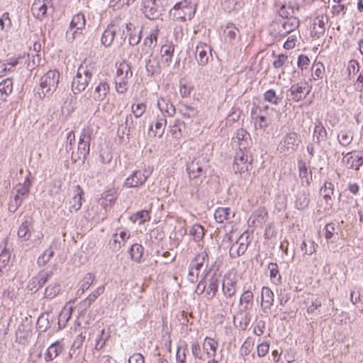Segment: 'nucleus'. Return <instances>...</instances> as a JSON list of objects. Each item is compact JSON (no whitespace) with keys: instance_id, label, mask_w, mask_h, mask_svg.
I'll list each match as a JSON object with an SVG mask.
<instances>
[{"instance_id":"obj_1","label":"nucleus","mask_w":363,"mask_h":363,"mask_svg":"<svg viewBox=\"0 0 363 363\" xmlns=\"http://www.w3.org/2000/svg\"><path fill=\"white\" fill-rule=\"evenodd\" d=\"M17 236L21 242H27L32 247H38L44 238L43 232L34 228V220L31 216L26 215L23 218Z\"/></svg>"},{"instance_id":"obj_2","label":"nucleus","mask_w":363,"mask_h":363,"mask_svg":"<svg viewBox=\"0 0 363 363\" xmlns=\"http://www.w3.org/2000/svg\"><path fill=\"white\" fill-rule=\"evenodd\" d=\"M92 72L87 66L81 65L76 76L74 77L72 82V91L74 94H80L87 87L91 79L92 78Z\"/></svg>"},{"instance_id":"obj_3","label":"nucleus","mask_w":363,"mask_h":363,"mask_svg":"<svg viewBox=\"0 0 363 363\" xmlns=\"http://www.w3.org/2000/svg\"><path fill=\"white\" fill-rule=\"evenodd\" d=\"M59 78L60 73L56 70H50L40 78V86L43 96L51 95L56 90Z\"/></svg>"},{"instance_id":"obj_4","label":"nucleus","mask_w":363,"mask_h":363,"mask_svg":"<svg viewBox=\"0 0 363 363\" xmlns=\"http://www.w3.org/2000/svg\"><path fill=\"white\" fill-rule=\"evenodd\" d=\"M109 90V84L106 82L101 81L94 89H91L89 92V98H86V95H84L81 98L80 102L93 104V101L96 102L102 101L107 96Z\"/></svg>"},{"instance_id":"obj_5","label":"nucleus","mask_w":363,"mask_h":363,"mask_svg":"<svg viewBox=\"0 0 363 363\" xmlns=\"http://www.w3.org/2000/svg\"><path fill=\"white\" fill-rule=\"evenodd\" d=\"M252 158L249 155L247 149L236 152L233 164V169L235 173L247 172L252 168Z\"/></svg>"},{"instance_id":"obj_6","label":"nucleus","mask_w":363,"mask_h":363,"mask_svg":"<svg viewBox=\"0 0 363 363\" xmlns=\"http://www.w3.org/2000/svg\"><path fill=\"white\" fill-rule=\"evenodd\" d=\"M92 132L89 129H83L79 137V140L77 147V158H74L72 156V159L77 162L78 160H82V162H84L89 154L90 151V142L91 140Z\"/></svg>"},{"instance_id":"obj_7","label":"nucleus","mask_w":363,"mask_h":363,"mask_svg":"<svg viewBox=\"0 0 363 363\" xmlns=\"http://www.w3.org/2000/svg\"><path fill=\"white\" fill-rule=\"evenodd\" d=\"M311 89V87L308 86L306 82L294 84L286 91L288 100L298 102L308 95Z\"/></svg>"},{"instance_id":"obj_8","label":"nucleus","mask_w":363,"mask_h":363,"mask_svg":"<svg viewBox=\"0 0 363 363\" xmlns=\"http://www.w3.org/2000/svg\"><path fill=\"white\" fill-rule=\"evenodd\" d=\"M162 4L160 0H143L141 10L146 18L157 19L162 13Z\"/></svg>"},{"instance_id":"obj_9","label":"nucleus","mask_w":363,"mask_h":363,"mask_svg":"<svg viewBox=\"0 0 363 363\" xmlns=\"http://www.w3.org/2000/svg\"><path fill=\"white\" fill-rule=\"evenodd\" d=\"M300 142L301 139L296 133H289L281 140L279 150L281 152L286 151L293 152L296 150Z\"/></svg>"},{"instance_id":"obj_10","label":"nucleus","mask_w":363,"mask_h":363,"mask_svg":"<svg viewBox=\"0 0 363 363\" xmlns=\"http://www.w3.org/2000/svg\"><path fill=\"white\" fill-rule=\"evenodd\" d=\"M232 145L238 150H243L247 149L252 142L251 136L245 129L240 128L237 130L235 136L232 138Z\"/></svg>"},{"instance_id":"obj_11","label":"nucleus","mask_w":363,"mask_h":363,"mask_svg":"<svg viewBox=\"0 0 363 363\" xmlns=\"http://www.w3.org/2000/svg\"><path fill=\"white\" fill-rule=\"evenodd\" d=\"M52 274V271H41L28 282V289L33 293L38 291Z\"/></svg>"},{"instance_id":"obj_12","label":"nucleus","mask_w":363,"mask_h":363,"mask_svg":"<svg viewBox=\"0 0 363 363\" xmlns=\"http://www.w3.org/2000/svg\"><path fill=\"white\" fill-rule=\"evenodd\" d=\"M237 278L233 274H225L223 279L222 291L226 298H232L237 291Z\"/></svg>"},{"instance_id":"obj_13","label":"nucleus","mask_w":363,"mask_h":363,"mask_svg":"<svg viewBox=\"0 0 363 363\" xmlns=\"http://www.w3.org/2000/svg\"><path fill=\"white\" fill-rule=\"evenodd\" d=\"M299 19L297 17L291 16L286 21L281 23V29H279L277 34L279 35H285L294 31L296 28H297L299 26ZM279 25L280 23H279L278 22H274L272 26H279Z\"/></svg>"},{"instance_id":"obj_14","label":"nucleus","mask_w":363,"mask_h":363,"mask_svg":"<svg viewBox=\"0 0 363 363\" xmlns=\"http://www.w3.org/2000/svg\"><path fill=\"white\" fill-rule=\"evenodd\" d=\"M145 171L136 170L130 177H128L125 182L124 186L127 188L138 187L143 185L147 179Z\"/></svg>"},{"instance_id":"obj_15","label":"nucleus","mask_w":363,"mask_h":363,"mask_svg":"<svg viewBox=\"0 0 363 363\" xmlns=\"http://www.w3.org/2000/svg\"><path fill=\"white\" fill-rule=\"evenodd\" d=\"M274 301L273 291L268 286H263L261 291V307L264 313H269Z\"/></svg>"},{"instance_id":"obj_16","label":"nucleus","mask_w":363,"mask_h":363,"mask_svg":"<svg viewBox=\"0 0 363 363\" xmlns=\"http://www.w3.org/2000/svg\"><path fill=\"white\" fill-rule=\"evenodd\" d=\"M211 56L210 47L203 43H200L196 48L195 57L199 65H207L209 57Z\"/></svg>"},{"instance_id":"obj_17","label":"nucleus","mask_w":363,"mask_h":363,"mask_svg":"<svg viewBox=\"0 0 363 363\" xmlns=\"http://www.w3.org/2000/svg\"><path fill=\"white\" fill-rule=\"evenodd\" d=\"M86 25V19L82 13H79L77 14H75L70 22L69 24V29L71 30H73L72 33V37L71 38L72 40L77 38L78 35L80 34L79 30H82L85 28Z\"/></svg>"},{"instance_id":"obj_18","label":"nucleus","mask_w":363,"mask_h":363,"mask_svg":"<svg viewBox=\"0 0 363 363\" xmlns=\"http://www.w3.org/2000/svg\"><path fill=\"white\" fill-rule=\"evenodd\" d=\"M206 164H202L199 160H193L190 163L187 164L186 170L188 172L189 178L191 179H194L199 178L202 174L206 173L204 167Z\"/></svg>"},{"instance_id":"obj_19","label":"nucleus","mask_w":363,"mask_h":363,"mask_svg":"<svg viewBox=\"0 0 363 363\" xmlns=\"http://www.w3.org/2000/svg\"><path fill=\"white\" fill-rule=\"evenodd\" d=\"M247 246L248 245L246 240H244L243 235H240L239 239L230 248V257L236 258L242 255L246 252Z\"/></svg>"},{"instance_id":"obj_20","label":"nucleus","mask_w":363,"mask_h":363,"mask_svg":"<svg viewBox=\"0 0 363 363\" xmlns=\"http://www.w3.org/2000/svg\"><path fill=\"white\" fill-rule=\"evenodd\" d=\"M48 4H49V0H35L31 6V11L36 18L42 20L45 16Z\"/></svg>"},{"instance_id":"obj_21","label":"nucleus","mask_w":363,"mask_h":363,"mask_svg":"<svg viewBox=\"0 0 363 363\" xmlns=\"http://www.w3.org/2000/svg\"><path fill=\"white\" fill-rule=\"evenodd\" d=\"M220 276L213 273L208 279V286L206 288V296L208 299L213 298L218 291V284Z\"/></svg>"},{"instance_id":"obj_22","label":"nucleus","mask_w":363,"mask_h":363,"mask_svg":"<svg viewBox=\"0 0 363 363\" xmlns=\"http://www.w3.org/2000/svg\"><path fill=\"white\" fill-rule=\"evenodd\" d=\"M157 107L166 116H172L175 113V108L168 99L160 97L157 100Z\"/></svg>"},{"instance_id":"obj_23","label":"nucleus","mask_w":363,"mask_h":363,"mask_svg":"<svg viewBox=\"0 0 363 363\" xmlns=\"http://www.w3.org/2000/svg\"><path fill=\"white\" fill-rule=\"evenodd\" d=\"M235 216V212L230 208H218L214 213V218L216 222L223 223L224 221H229Z\"/></svg>"},{"instance_id":"obj_24","label":"nucleus","mask_w":363,"mask_h":363,"mask_svg":"<svg viewBox=\"0 0 363 363\" xmlns=\"http://www.w3.org/2000/svg\"><path fill=\"white\" fill-rule=\"evenodd\" d=\"M328 138V133L320 121H318L314 127L313 133V141L314 143L320 144L325 141Z\"/></svg>"},{"instance_id":"obj_25","label":"nucleus","mask_w":363,"mask_h":363,"mask_svg":"<svg viewBox=\"0 0 363 363\" xmlns=\"http://www.w3.org/2000/svg\"><path fill=\"white\" fill-rule=\"evenodd\" d=\"M328 21V18L325 15H320L315 18L313 32L315 36L319 37L325 33V24Z\"/></svg>"},{"instance_id":"obj_26","label":"nucleus","mask_w":363,"mask_h":363,"mask_svg":"<svg viewBox=\"0 0 363 363\" xmlns=\"http://www.w3.org/2000/svg\"><path fill=\"white\" fill-rule=\"evenodd\" d=\"M125 29L127 30V35H129V43L131 45H135L139 43L141 39V30L137 29L130 23H125Z\"/></svg>"},{"instance_id":"obj_27","label":"nucleus","mask_w":363,"mask_h":363,"mask_svg":"<svg viewBox=\"0 0 363 363\" xmlns=\"http://www.w3.org/2000/svg\"><path fill=\"white\" fill-rule=\"evenodd\" d=\"M63 350V346L60 342L56 341L52 343L48 348L46 353L45 354V360L46 362H50L56 358Z\"/></svg>"},{"instance_id":"obj_28","label":"nucleus","mask_w":363,"mask_h":363,"mask_svg":"<svg viewBox=\"0 0 363 363\" xmlns=\"http://www.w3.org/2000/svg\"><path fill=\"white\" fill-rule=\"evenodd\" d=\"M32 186V182L29 179L28 177H26L23 183L18 184L14 188L13 190L17 194H19L22 198L26 199L30 192V188Z\"/></svg>"},{"instance_id":"obj_29","label":"nucleus","mask_w":363,"mask_h":363,"mask_svg":"<svg viewBox=\"0 0 363 363\" xmlns=\"http://www.w3.org/2000/svg\"><path fill=\"white\" fill-rule=\"evenodd\" d=\"M115 35L116 31L113 28V23H111L101 35V43L105 47H109L114 42Z\"/></svg>"},{"instance_id":"obj_30","label":"nucleus","mask_w":363,"mask_h":363,"mask_svg":"<svg viewBox=\"0 0 363 363\" xmlns=\"http://www.w3.org/2000/svg\"><path fill=\"white\" fill-rule=\"evenodd\" d=\"M253 298V293L250 290H246L242 294L240 298L239 303L241 306L244 305L243 311H246L250 310L252 308Z\"/></svg>"},{"instance_id":"obj_31","label":"nucleus","mask_w":363,"mask_h":363,"mask_svg":"<svg viewBox=\"0 0 363 363\" xmlns=\"http://www.w3.org/2000/svg\"><path fill=\"white\" fill-rule=\"evenodd\" d=\"M157 35L155 33H151L145 38L143 41L145 48H143L145 55H152L153 49L157 45Z\"/></svg>"},{"instance_id":"obj_32","label":"nucleus","mask_w":363,"mask_h":363,"mask_svg":"<svg viewBox=\"0 0 363 363\" xmlns=\"http://www.w3.org/2000/svg\"><path fill=\"white\" fill-rule=\"evenodd\" d=\"M113 28L116 31L114 41L118 45H121L127 38V31L125 32V23L119 25L113 23Z\"/></svg>"},{"instance_id":"obj_33","label":"nucleus","mask_w":363,"mask_h":363,"mask_svg":"<svg viewBox=\"0 0 363 363\" xmlns=\"http://www.w3.org/2000/svg\"><path fill=\"white\" fill-rule=\"evenodd\" d=\"M13 82L10 78L3 80L0 83V99L6 101V97L12 92Z\"/></svg>"},{"instance_id":"obj_34","label":"nucleus","mask_w":363,"mask_h":363,"mask_svg":"<svg viewBox=\"0 0 363 363\" xmlns=\"http://www.w3.org/2000/svg\"><path fill=\"white\" fill-rule=\"evenodd\" d=\"M128 252L132 260L140 263L142 261L144 247L140 244L135 243L130 247Z\"/></svg>"},{"instance_id":"obj_35","label":"nucleus","mask_w":363,"mask_h":363,"mask_svg":"<svg viewBox=\"0 0 363 363\" xmlns=\"http://www.w3.org/2000/svg\"><path fill=\"white\" fill-rule=\"evenodd\" d=\"M207 258L208 254L206 252H200L191 260L189 267H191L192 269H195L197 273V271L200 272Z\"/></svg>"},{"instance_id":"obj_36","label":"nucleus","mask_w":363,"mask_h":363,"mask_svg":"<svg viewBox=\"0 0 363 363\" xmlns=\"http://www.w3.org/2000/svg\"><path fill=\"white\" fill-rule=\"evenodd\" d=\"M76 189V193L70 201V211H77L82 206V195L84 192L79 185H77Z\"/></svg>"},{"instance_id":"obj_37","label":"nucleus","mask_w":363,"mask_h":363,"mask_svg":"<svg viewBox=\"0 0 363 363\" xmlns=\"http://www.w3.org/2000/svg\"><path fill=\"white\" fill-rule=\"evenodd\" d=\"M309 194L305 191H299L295 201V207L297 209L303 210L306 208L309 203Z\"/></svg>"},{"instance_id":"obj_38","label":"nucleus","mask_w":363,"mask_h":363,"mask_svg":"<svg viewBox=\"0 0 363 363\" xmlns=\"http://www.w3.org/2000/svg\"><path fill=\"white\" fill-rule=\"evenodd\" d=\"M104 286H100L96 288L91 294H89L84 301L81 302V304L84 306L85 308L89 307L91 304L96 301V299L104 292Z\"/></svg>"},{"instance_id":"obj_39","label":"nucleus","mask_w":363,"mask_h":363,"mask_svg":"<svg viewBox=\"0 0 363 363\" xmlns=\"http://www.w3.org/2000/svg\"><path fill=\"white\" fill-rule=\"evenodd\" d=\"M165 115L158 116L157 120L155 121V130L152 133V136L155 137L158 135L160 138L164 134L165 127L167 125V120L165 118Z\"/></svg>"},{"instance_id":"obj_40","label":"nucleus","mask_w":363,"mask_h":363,"mask_svg":"<svg viewBox=\"0 0 363 363\" xmlns=\"http://www.w3.org/2000/svg\"><path fill=\"white\" fill-rule=\"evenodd\" d=\"M132 76L133 72L131 71L130 65L125 62L120 63L117 67L116 77H120L122 78H131Z\"/></svg>"},{"instance_id":"obj_41","label":"nucleus","mask_w":363,"mask_h":363,"mask_svg":"<svg viewBox=\"0 0 363 363\" xmlns=\"http://www.w3.org/2000/svg\"><path fill=\"white\" fill-rule=\"evenodd\" d=\"M263 98L265 101H267L273 105H278L281 103L282 97L278 95L275 90L269 89L263 94Z\"/></svg>"},{"instance_id":"obj_42","label":"nucleus","mask_w":363,"mask_h":363,"mask_svg":"<svg viewBox=\"0 0 363 363\" xmlns=\"http://www.w3.org/2000/svg\"><path fill=\"white\" fill-rule=\"evenodd\" d=\"M150 219V213L148 211L146 210L138 211L130 217V220L133 223H138L139 225L143 224L144 223L149 221Z\"/></svg>"},{"instance_id":"obj_43","label":"nucleus","mask_w":363,"mask_h":363,"mask_svg":"<svg viewBox=\"0 0 363 363\" xmlns=\"http://www.w3.org/2000/svg\"><path fill=\"white\" fill-rule=\"evenodd\" d=\"M130 238V235L125 231H121L118 234L116 233L113 235V248L118 250L121 247V242H124Z\"/></svg>"},{"instance_id":"obj_44","label":"nucleus","mask_w":363,"mask_h":363,"mask_svg":"<svg viewBox=\"0 0 363 363\" xmlns=\"http://www.w3.org/2000/svg\"><path fill=\"white\" fill-rule=\"evenodd\" d=\"M60 291V286L58 283L54 282L49 284L45 289L44 296L46 298H53Z\"/></svg>"},{"instance_id":"obj_45","label":"nucleus","mask_w":363,"mask_h":363,"mask_svg":"<svg viewBox=\"0 0 363 363\" xmlns=\"http://www.w3.org/2000/svg\"><path fill=\"white\" fill-rule=\"evenodd\" d=\"M325 238L328 242H335L337 240V235L336 231V225L333 223H328L325 227Z\"/></svg>"},{"instance_id":"obj_46","label":"nucleus","mask_w":363,"mask_h":363,"mask_svg":"<svg viewBox=\"0 0 363 363\" xmlns=\"http://www.w3.org/2000/svg\"><path fill=\"white\" fill-rule=\"evenodd\" d=\"M221 4L223 9L227 12L237 10L242 7L241 0H223Z\"/></svg>"},{"instance_id":"obj_47","label":"nucleus","mask_w":363,"mask_h":363,"mask_svg":"<svg viewBox=\"0 0 363 363\" xmlns=\"http://www.w3.org/2000/svg\"><path fill=\"white\" fill-rule=\"evenodd\" d=\"M184 127V123L180 119H176L174 125L171 126L170 132L175 138H179L182 135V128Z\"/></svg>"},{"instance_id":"obj_48","label":"nucleus","mask_w":363,"mask_h":363,"mask_svg":"<svg viewBox=\"0 0 363 363\" xmlns=\"http://www.w3.org/2000/svg\"><path fill=\"white\" fill-rule=\"evenodd\" d=\"M95 277L91 273H87L83 278L81 282V287L77 291L79 293L81 291V294H83L93 284Z\"/></svg>"},{"instance_id":"obj_49","label":"nucleus","mask_w":363,"mask_h":363,"mask_svg":"<svg viewBox=\"0 0 363 363\" xmlns=\"http://www.w3.org/2000/svg\"><path fill=\"white\" fill-rule=\"evenodd\" d=\"M204 234V228L199 224H194L190 230V235L193 236L194 240L196 242L201 240Z\"/></svg>"},{"instance_id":"obj_50","label":"nucleus","mask_w":363,"mask_h":363,"mask_svg":"<svg viewBox=\"0 0 363 363\" xmlns=\"http://www.w3.org/2000/svg\"><path fill=\"white\" fill-rule=\"evenodd\" d=\"M129 78H122L120 77H116L115 84L116 90L119 94L125 93L128 89V79Z\"/></svg>"},{"instance_id":"obj_51","label":"nucleus","mask_w":363,"mask_h":363,"mask_svg":"<svg viewBox=\"0 0 363 363\" xmlns=\"http://www.w3.org/2000/svg\"><path fill=\"white\" fill-rule=\"evenodd\" d=\"M72 308L64 309L59 315L58 325L60 328H65L67 321L71 318Z\"/></svg>"},{"instance_id":"obj_52","label":"nucleus","mask_w":363,"mask_h":363,"mask_svg":"<svg viewBox=\"0 0 363 363\" xmlns=\"http://www.w3.org/2000/svg\"><path fill=\"white\" fill-rule=\"evenodd\" d=\"M179 113L186 118L191 119L195 118L197 111L195 108L186 104H184L179 109Z\"/></svg>"},{"instance_id":"obj_53","label":"nucleus","mask_w":363,"mask_h":363,"mask_svg":"<svg viewBox=\"0 0 363 363\" xmlns=\"http://www.w3.org/2000/svg\"><path fill=\"white\" fill-rule=\"evenodd\" d=\"M313 73L312 77L314 80H318L319 79H323L325 74V67L323 63L317 62L313 66Z\"/></svg>"},{"instance_id":"obj_54","label":"nucleus","mask_w":363,"mask_h":363,"mask_svg":"<svg viewBox=\"0 0 363 363\" xmlns=\"http://www.w3.org/2000/svg\"><path fill=\"white\" fill-rule=\"evenodd\" d=\"M346 162L350 168L358 170L363 164V157L360 156L356 158H353L352 156L347 157Z\"/></svg>"},{"instance_id":"obj_55","label":"nucleus","mask_w":363,"mask_h":363,"mask_svg":"<svg viewBox=\"0 0 363 363\" xmlns=\"http://www.w3.org/2000/svg\"><path fill=\"white\" fill-rule=\"evenodd\" d=\"M306 304L308 305L307 313L308 314H312L315 315H318V309L319 307L321 306L322 304L319 298H315L314 300H312L310 302V304L309 303H307Z\"/></svg>"},{"instance_id":"obj_56","label":"nucleus","mask_w":363,"mask_h":363,"mask_svg":"<svg viewBox=\"0 0 363 363\" xmlns=\"http://www.w3.org/2000/svg\"><path fill=\"white\" fill-rule=\"evenodd\" d=\"M268 269L270 272V278L277 281L278 283H280L281 278L279 274L277 264L273 262L269 263L268 265Z\"/></svg>"},{"instance_id":"obj_57","label":"nucleus","mask_w":363,"mask_h":363,"mask_svg":"<svg viewBox=\"0 0 363 363\" xmlns=\"http://www.w3.org/2000/svg\"><path fill=\"white\" fill-rule=\"evenodd\" d=\"M337 138L341 145L347 146L352 141L353 136L350 133L341 131L338 135Z\"/></svg>"},{"instance_id":"obj_58","label":"nucleus","mask_w":363,"mask_h":363,"mask_svg":"<svg viewBox=\"0 0 363 363\" xmlns=\"http://www.w3.org/2000/svg\"><path fill=\"white\" fill-rule=\"evenodd\" d=\"M315 242L312 240H304L301 245V249L304 254L311 255L315 250Z\"/></svg>"},{"instance_id":"obj_59","label":"nucleus","mask_w":363,"mask_h":363,"mask_svg":"<svg viewBox=\"0 0 363 363\" xmlns=\"http://www.w3.org/2000/svg\"><path fill=\"white\" fill-rule=\"evenodd\" d=\"M53 254H54V252L51 249V247H50L49 249L46 250L45 251V252L41 256H40L38 257V264L40 266H44L45 264H46L49 262L50 258L53 256Z\"/></svg>"},{"instance_id":"obj_60","label":"nucleus","mask_w":363,"mask_h":363,"mask_svg":"<svg viewBox=\"0 0 363 363\" xmlns=\"http://www.w3.org/2000/svg\"><path fill=\"white\" fill-rule=\"evenodd\" d=\"M10 261V252L4 248L0 252V268L4 270Z\"/></svg>"},{"instance_id":"obj_61","label":"nucleus","mask_w":363,"mask_h":363,"mask_svg":"<svg viewBox=\"0 0 363 363\" xmlns=\"http://www.w3.org/2000/svg\"><path fill=\"white\" fill-rule=\"evenodd\" d=\"M255 123L258 125L260 128H266L271 124V119L264 115H259L255 118Z\"/></svg>"},{"instance_id":"obj_62","label":"nucleus","mask_w":363,"mask_h":363,"mask_svg":"<svg viewBox=\"0 0 363 363\" xmlns=\"http://www.w3.org/2000/svg\"><path fill=\"white\" fill-rule=\"evenodd\" d=\"M334 185L331 182H325L324 186L320 189V193L323 195V197L326 199L330 198V195L333 194Z\"/></svg>"},{"instance_id":"obj_63","label":"nucleus","mask_w":363,"mask_h":363,"mask_svg":"<svg viewBox=\"0 0 363 363\" xmlns=\"http://www.w3.org/2000/svg\"><path fill=\"white\" fill-rule=\"evenodd\" d=\"M132 113L135 118L140 117L146 110V105L144 104H138L132 105Z\"/></svg>"},{"instance_id":"obj_64","label":"nucleus","mask_w":363,"mask_h":363,"mask_svg":"<svg viewBox=\"0 0 363 363\" xmlns=\"http://www.w3.org/2000/svg\"><path fill=\"white\" fill-rule=\"evenodd\" d=\"M359 62L355 60L349 61L347 65L348 77H350L352 74H354L359 71Z\"/></svg>"}]
</instances>
